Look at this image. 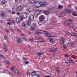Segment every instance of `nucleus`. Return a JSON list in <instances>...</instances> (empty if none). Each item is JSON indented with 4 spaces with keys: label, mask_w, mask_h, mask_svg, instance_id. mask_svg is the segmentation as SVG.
Returning a JSON list of instances; mask_svg holds the SVG:
<instances>
[{
    "label": "nucleus",
    "mask_w": 77,
    "mask_h": 77,
    "mask_svg": "<svg viewBox=\"0 0 77 77\" xmlns=\"http://www.w3.org/2000/svg\"><path fill=\"white\" fill-rule=\"evenodd\" d=\"M43 32H43V33H45L46 36H48V38L50 39V42L53 43V42L54 40L53 39L51 38L54 37V36L53 35H51L48 32H47L46 31H45Z\"/></svg>",
    "instance_id": "1"
},
{
    "label": "nucleus",
    "mask_w": 77,
    "mask_h": 77,
    "mask_svg": "<svg viewBox=\"0 0 77 77\" xmlns=\"http://www.w3.org/2000/svg\"><path fill=\"white\" fill-rule=\"evenodd\" d=\"M40 14H41V11L39 10L35 12V17H38Z\"/></svg>",
    "instance_id": "2"
},
{
    "label": "nucleus",
    "mask_w": 77,
    "mask_h": 77,
    "mask_svg": "<svg viewBox=\"0 0 77 77\" xmlns=\"http://www.w3.org/2000/svg\"><path fill=\"white\" fill-rule=\"evenodd\" d=\"M16 9L17 11H20L23 9V6L21 5H19L17 7Z\"/></svg>",
    "instance_id": "3"
},
{
    "label": "nucleus",
    "mask_w": 77,
    "mask_h": 77,
    "mask_svg": "<svg viewBox=\"0 0 77 77\" xmlns=\"http://www.w3.org/2000/svg\"><path fill=\"white\" fill-rule=\"evenodd\" d=\"M51 52H56L57 51V49L56 48L53 47L51 48Z\"/></svg>",
    "instance_id": "4"
},
{
    "label": "nucleus",
    "mask_w": 77,
    "mask_h": 77,
    "mask_svg": "<svg viewBox=\"0 0 77 77\" xmlns=\"http://www.w3.org/2000/svg\"><path fill=\"white\" fill-rule=\"evenodd\" d=\"M63 51H65V52L67 51H68V48H67L66 46V45H63Z\"/></svg>",
    "instance_id": "5"
},
{
    "label": "nucleus",
    "mask_w": 77,
    "mask_h": 77,
    "mask_svg": "<svg viewBox=\"0 0 77 77\" xmlns=\"http://www.w3.org/2000/svg\"><path fill=\"white\" fill-rule=\"evenodd\" d=\"M60 42L61 45L63 46V45H65L64 44V41H63V39L62 38H60Z\"/></svg>",
    "instance_id": "6"
},
{
    "label": "nucleus",
    "mask_w": 77,
    "mask_h": 77,
    "mask_svg": "<svg viewBox=\"0 0 77 77\" xmlns=\"http://www.w3.org/2000/svg\"><path fill=\"white\" fill-rule=\"evenodd\" d=\"M16 21L17 23H18L20 24L21 23V21L20 20V18L19 17H17L16 19Z\"/></svg>",
    "instance_id": "7"
},
{
    "label": "nucleus",
    "mask_w": 77,
    "mask_h": 77,
    "mask_svg": "<svg viewBox=\"0 0 77 77\" xmlns=\"http://www.w3.org/2000/svg\"><path fill=\"white\" fill-rule=\"evenodd\" d=\"M69 26L70 27H71L72 28H74L75 27V25L73 23H70L69 24Z\"/></svg>",
    "instance_id": "8"
},
{
    "label": "nucleus",
    "mask_w": 77,
    "mask_h": 77,
    "mask_svg": "<svg viewBox=\"0 0 77 77\" xmlns=\"http://www.w3.org/2000/svg\"><path fill=\"white\" fill-rule=\"evenodd\" d=\"M34 33L36 35H40L42 34V32L38 31L34 32Z\"/></svg>",
    "instance_id": "9"
},
{
    "label": "nucleus",
    "mask_w": 77,
    "mask_h": 77,
    "mask_svg": "<svg viewBox=\"0 0 77 77\" xmlns=\"http://www.w3.org/2000/svg\"><path fill=\"white\" fill-rule=\"evenodd\" d=\"M32 20L30 19H28V23L27 25L28 26H30V24H31V23L32 22Z\"/></svg>",
    "instance_id": "10"
},
{
    "label": "nucleus",
    "mask_w": 77,
    "mask_h": 77,
    "mask_svg": "<svg viewBox=\"0 0 77 77\" xmlns=\"http://www.w3.org/2000/svg\"><path fill=\"white\" fill-rule=\"evenodd\" d=\"M17 41L18 42V43H20V44L23 43V41H21V40L20 38L17 39Z\"/></svg>",
    "instance_id": "11"
},
{
    "label": "nucleus",
    "mask_w": 77,
    "mask_h": 77,
    "mask_svg": "<svg viewBox=\"0 0 77 77\" xmlns=\"http://www.w3.org/2000/svg\"><path fill=\"white\" fill-rule=\"evenodd\" d=\"M39 19L40 21H42L44 20V16L41 15L39 17Z\"/></svg>",
    "instance_id": "12"
},
{
    "label": "nucleus",
    "mask_w": 77,
    "mask_h": 77,
    "mask_svg": "<svg viewBox=\"0 0 77 77\" xmlns=\"http://www.w3.org/2000/svg\"><path fill=\"white\" fill-rule=\"evenodd\" d=\"M64 11L65 12H66V13H69V12H71V11L70 10H69V9L67 8H65L64 9Z\"/></svg>",
    "instance_id": "13"
},
{
    "label": "nucleus",
    "mask_w": 77,
    "mask_h": 77,
    "mask_svg": "<svg viewBox=\"0 0 77 77\" xmlns=\"http://www.w3.org/2000/svg\"><path fill=\"white\" fill-rule=\"evenodd\" d=\"M1 3L2 5H6L7 4V1L5 0H2L1 2Z\"/></svg>",
    "instance_id": "14"
},
{
    "label": "nucleus",
    "mask_w": 77,
    "mask_h": 77,
    "mask_svg": "<svg viewBox=\"0 0 77 77\" xmlns=\"http://www.w3.org/2000/svg\"><path fill=\"white\" fill-rule=\"evenodd\" d=\"M27 17V13H25L23 14L22 17L24 18H26Z\"/></svg>",
    "instance_id": "15"
},
{
    "label": "nucleus",
    "mask_w": 77,
    "mask_h": 77,
    "mask_svg": "<svg viewBox=\"0 0 77 77\" xmlns=\"http://www.w3.org/2000/svg\"><path fill=\"white\" fill-rule=\"evenodd\" d=\"M43 13L44 14H46V15H49L50 14V12L48 11H44L43 12Z\"/></svg>",
    "instance_id": "16"
},
{
    "label": "nucleus",
    "mask_w": 77,
    "mask_h": 77,
    "mask_svg": "<svg viewBox=\"0 0 77 77\" xmlns=\"http://www.w3.org/2000/svg\"><path fill=\"white\" fill-rule=\"evenodd\" d=\"M46 5H47V2H43L41 4L42 6H45Z\"/></svg>",
    "instance_id": "17"
},
{
    "label": "nucleus",
    "mask_w": 77,
    "mask_h": 77,
    "mask_svg": "<svg viewBox=\"0 0 77 77\" xmlns=\"http://www.w3.org/2000/svg\"><path fill=\"white\" fill-rule=\"evenodd\" d=\"M29 19L31 20L32 21H33L34 20V17L33 16L31 15L29 17Z\"/></svg>",
    "instance_id": "18"
},
{
    "label": "nucleus",
    "mask_w": 77,
    "mask_h": 77,
    "mask_svg": "<svg viewBox=\"0 0 77 77\" xmlns=\"http://www.w3.org/2000/svg\"><path fill=\"white\" fill-rule=\"evenodd\" d=\"M4 48H5V52H8V48L7 47V46L5 45H4Z\"/></svg>",
    "instance_id": "19"
},
{
    "label": "nucleus",
    "mask_w": 77,
    "mask_h": 77,
    "mask_svg": "<svg viewBox=\"0 0 77 77\" xmlns=\"http://www.w3.org/2000/svg\"><path fill=\"white\" fill-rule=\"evenodd\" d=\"M56 69L57 70V72H58L60 74H61V71L60 70V69L58 67L56 68Z\"/></svg>",
    "instance_id": "20"
},
{
    "label": "nucleus",
    "mask_w": 77,
    "mask_h": 77,
    "mask_svg": "<svg viewBox=\"0 0 77 77\" xmlns=\"http://www.w3.org/2000/svg\"><path fill=\"white\" fill-rule=\"evenodd\" d=\"M29 2L30 3H34L35 0H29Z\"/></svg>",
    "instance_id": "21"
},
{
    "label": "nucleus",
    "mask_w": 77,
    "mask_h": 77,
    "mask_svg": "<svg viewBox=\"0 0 77 77\" xmlns=\"http://www.w3.org/2000/svg\"><path fill=\"white\" fill-rule=\"evenodd\" d=\"M64 25L65 26H69V23L67 22L66 21H65L64 23Z\"/></svg>",
    "instance_id": "22"
},
{
    "label": "nucleus",
    "mask_w": 77,
    "mask_h": 77,
    "mask_svg": "<svg viewBox=\"0 0 77 77\" xmlns=\"http://www.w3.org/2000/svg\"><path fill=\"white\" fill-rule=\"evenodd\" d=\"M72 15H73V16H77V14L76 12L75 11H73V12L72 13Z\"/></svg>",
    "instance_id": "23"
},
{
    "label": "nucleus",
    "mask_w": 77,
    "mask_h": 77,
    "mask_svg": "<svg viewBox=\"0 0 77 77\" xmlns=\"http://www.w3.org/2000/svg\"><path fill=\"white\" fill-rule=\"evenodd\" d=\"M63 7V5H59L58 6V9H62V8Z\"/></svg>",
    "instance_id": "24"
},
{
    "label": "nucleus",
    "mask_w": 77,
    "mask_h": 77,
    "mask_svg": "<svg viewBox=\"0 0 77 77\" xmlns=\"http://www.w3.org/2000/svg\"><path fill=\"white\" fill-rule=\"evenodd\" d=\"M5 62L7 64H8V65H9V64H10V63H9V62L8 61V60H5Z\"/></svg>",
    "instance_id": "25"
},
{
    "label": "nucleus",
    "mask_w": 77,
    "mask_h": 77,
    "mask_svg": "<svg viewBox=\"0 0 77 77\" xmlns=\"http://www.w3.org/2000/svg\"><path fill=\"white\" fill-rule=\"evenodd\" d=\"M70 63H70V61L69 60H67V66H69V65H70Z\"/></svg>",
    "instance_id": "26"
},
{
    "label": "nucleus",
    "mask_w": 77,
    "mask_h": 77,
    "mask_svg": "<svg viewBox=\"0 0 77 77\" xmlns=\"http://www.w3.org/2000/svg\"><path fill=\"white\" fill-rule=\"evenodd\" d=\"M15 72L16 74H17V75H20V72H18V71L17 70H16L15 71Z\"/></svg>",
    "instance_id": "27"
},
{
    "label": "nucleus",
    "mask_w": 77,
    "mask_h": 77,
    "mask_svg": "<svg viewBox=\"0 0 77 77\" xmlns=\"http://www.w3.org/2000/svg\"><path fill=\"white\" fill-rule=\"evenodd\" d=\"M69 45H71L72 46H74V45H75V44H74L73 43H69Z\"/></svg>",
    "instance_id": "28"
},
{
    "label": "nucleus",
    "mask_w": 77,
    "mask_h": 77,
    "mask_svg": "<svg viewBox=\"0 0 77 77\" xmlns=\"http://www.w3.org/2000/svg\"><path fill=\"white\" fill-rule=\"evenodd\" d=\"M41 3V2L40 1H38L37 2H35V5H39Z\"/></svg>",
    "instance_id": "29"
},
{
    "label": "nucleus",
    "mask_w": 77,
    "mask_h": 77,
    "mask_svg": "<svg viewBox=\"0 0 77 77\" xmlns=\"http://www.w3.org/2000/svg\"><path fill=\"white\" fill-rule=\"evenodd\" d=\"M15 69V66H13L11 67V71H14Z\"/></svg>",
    "instance_id": "30"
},
{
    "label": "nucleus",
    "mask_w": 77,
    "mask_h": 77,
    "mask_svg": "<svg viewBox=\"0 0 77 77\" xmlns=\"http://www.w3.org/2000/svg\"><path fill=\"white\" fill-rule=\"evenodd\" d=\"M36 74V72H33L31 73V75H32V76H33V75H35Z\"/></svg>",
    "instance_id": "31"
},
{
    "label": "nucleus",
    "mask_w": 77,
    "mask_h": 77,
    "mask_svg": "<svg viewBox=\"0 0 77 77\" xmlns=\"http://www.w3.org/2000/svg\"><path fill=\"white\" fill-rule=\"evenodd\" d=\"M22 25V26L24 27V28L26 27V23H25L24 22L23 23Z\"/></svg>",
    "instance_id": "32"
},
{
    "label": "nucleus",
    "mask_w": 77,
    "mask_h": 77,
    "mask_svg": "<svg viewBox=\"0 0 77 77\" xmlns=\"http://www.w3.org/2000/svg\"><path fill=\"white\" fill-rule=\"evenodd\" d=\"M0 57L3 59H5V56H3L1 54H0Z\"/></svg>",
    "instance_id": "33"
},
{
    "label": "nucleus",
    "mask_w": 77,
    "mask_h": 77,
    "mask_svg": "<svg viewBox=\"0 0 77 77\" xmlns=\"http://www.w3.org/2000/svg\"><path fill=\"white\" fill-rule=\"evenodd\" d=\"M61 15L62 17H64V16H65V15H66V14L64 13H62L61 14Z\"/></svg>",
    "instance_id": "34"
},
{
    "label": "nucleus",
    "mask_w": 77,
    "mask_h": 77,
    "mask_svg": "<svg viewBox=\"0 0 77 77\" xmlns=\"http://www.w3.org/2000/svg\"><path fill=\"white\" fill-rule=\"evenodd\" d=\"M33 26L34 27H35V28H36V23H34L33 24Z\"/></svg>",
    "instance_id": "35"
},
{
    "label": "nucleus",
    "mask_w": 77,
    "mask_h": 77,
    "mask_svg": "<svg viewBox=\"0 0 77 77\" xmlns=\"http://www.w3.org/2000/svg\"><path fill=\"white\" fill-rule=\"evenodd\" d=\"M28 11H29V12H32V11H33V9H32V8H30L28 9Z\"/></svg>",
    "instance_id": "36"
},
{
    "label": "nucleus",
    "mask_w": 77,
    "mask_h": 77,
    "mask_svg": "<svg viewBox=\"0 0 77 77\" xmlns=\"http://www.w3.org/2000/svg\"><path fill=\"white\" fill-rule=\"evenodd\" d=\"M5 14L3 13H1L0 14V16L1 17H4Z\"/></svg>",
    "instance_id": "37"
},
{
    "label": "nucleus",
    "mask_w": 77,
    "mask_h": 77,
    "mask_svg": "<svg viewBox=\"0 0 77 77\" xmlns=\"http://www.w3.org/2000/svg\"><path fill=\"white\" fill-rule=\"evenodd\" d=\"M37 55L38 56H41L42 55V54L40 52H38Z\"/></svg>",
    "instance_id": "38"
},
{
    "label": "nucleus",
    "mask_w": 77,
    "mask_h": 77,
    "mask_svg": "<svg viewBox=\"0 0 77 77\" xmlns=\"http://www.w3.org/2000/svg\"><path fill=\"white\" fill-rule=\"evenodd\" d=\"M42 23V24H44L45 23V21L44 20H41Z\"/></svg>",
    "instance_id": "39"
},
{
    "label": "nucleus",
    "mask_w": 77,
    "mask_h": 77,
    "mask_svg": "<svg viewBox=\"0 0 77 77\" xmlns=\"http://www.w3.org/2000/svg\"><path fill=\"white\" fill-rule=\"evenodd\" d=\"M71 35H72V36H76L77 35H76V34H75V33H71Z\"/></svg>",
    "instance_id": "40"
},
{
    "label": "nucleus",
    "mask_w": 77,
    "mask_h": 77,
    "mask_svg": "<svg viewBox=\"0 0 77 77\" xmlns=\"http://www.w3.org/2000/svg\"><path fill=\"white\" fill-rule=\"evenodd\" d=\"M26 74H27V76H28V75H30V73L29 72H27Z\"/></svg>",
    "instance_id": "41"
},
{
    "label": "nucleus",
    "mask_w": 77,
    "mask_h": 77,
    "mask_svg": "<svg viewBox=\"0 0 77 77\" xmlns=\"http://www.w3.org/2000/svg\"><path fill=\"white\" fill-rule=\"evenodd\" d=\"M5 31L6 32H7V33H9V30L8 29H5Z\"/></svg>",
    "instance_id": "42"
},
{
    "label": "nucleus",
    "mask_w": 77,
    "mask_h": 77,
    "mask_svg": "<svg viewBox=\"0 0 77 77\" xmlns=\"http://www.w3.org/2000/svg\"><path fill=\"white\" fill-rule=\"evenodd\" d=\"M19 19H20V21L23 20V19L21 17H19Z\"/></svg>",
    "instance_id": "43"
},
{
    "label": "nucleus",
    "mask_w": 77,
    "mask_h": 77,
    "mask_svg": "<svg viewBox=\"0 0 77 77\" xmlns=\"http://www.w3.org/2000/svg\"><path fill=\"white\" fill-rule=\"evenodd\" d=\"M70 62H71L72 63H74V60H72V59H71L70 60Z\"/></svg>",
    "instance_id": "44"
},
{
    "label": "nucleus",
    "mask_w": 77,
    "mask_h": 77,
    "mask_svg": "<svg viewBox=\"0 0 77 77\" xmlns=\"http://www.w3.org/2000/svg\"><path fill=\"white\" fill-rule=\"evenodd\" d=\"M17 31L18 32H19V33H21V31L20 30L18 29H17Z\"/></svg>",
    "instance_id": "45"
},
{
    "label": "nucleus",
    "mask_w": 77,
    "mask_h": 77,
    "mask_svg": "<svg viewBox=\"0 0 77 77\" xmlns=\"http://www.w3.org/2000/svg\"><path fill=\"white\" fill-rule=\"evenodd\" d=\"M4 38L6 40H8V37H7V36H5Z\"/></svg>",
    "instance_id": "46"
},
{
    "label": "nucleus",
    "mask_w": 77,
    "mask_h": 77,
    "mask_svg": "<svg viewBox=\"0 0 77 77\" xmlns=\"http://www.w3.org/2000/svg\"><path fill=\"white\" fill-rule=\"evenodd\" d=\"M24 63H25V64H28L29 63V62L26 61V62H25Z\"/></svg>",
    "instance_id": "47"
},
{
    "label": "nucleus",
    "mask_w": 77,
    "mask_h": 77,
    "mask_svg": "<svg viewBox=\"0 0 77 77\" xmlns=\"http://www.w3.org/2000/svg\"><path fill=\"white\" fill-rule=\"evenodd\" d=\"M38 24L40 25H41V24H42V22H41V21H40V22H38Z\"/></svg>",
    "instance_id": "48"
},
{
    "label": "nucleus",
    "mask_w": 77,
    "mask_h": 77,
    "mask_svg": "<svg viewBox=\"0 0 77 77\" xmlns=\"http://www.w3.org/2000/svg\"><path fill=\"white\" fill-rule=\"evenodd\" d=\"M66 35H69V33L68 31H66Z\"/></svg>",
    "instance_id": "49"
},
{
    "label": "nucleus",
    "mask_w": 77,
    "mask_h": 77,
    "mask_svg": "<svg viewBox=\"0 0 77 77\" xmlns=\"http://www.w3.org/2000/svg\"><path fill=\"white\" fill-rule=\"evenodd\" d=\"M9 74L10 75H11V76H12V77H14V75H13V74H12V73H10Z\"/></svg>",
    "instance_id": "50"
},
{
    "label": "nucleus",
    "mask_w": 77,
    "mask_h": 77,
    "mask_svg": "<svg viewBox=\"0 0 77 77\" xmlns=\"http://www.w3.org/2000/svg\"><path fill=\"white\" fill-rule=\"evenodd\" d=\"M31 30H35V28L33 27H31Z\"/></svg>",
    "instance_id": "51"
},
{
    "label": "nucleus",
    "mask_w": 77,
    "mask_h": 77,
    "mask_svg": "<svg viewBox=\"0 0 77 77\" xmlns=\"http://www.w3.org/2000/svg\"><path fill=\"white\" fill-rule=\"evenodd\" d=\"M65 57H69V55L68 54H66L65 55Z\"/></svg>",
    "instance_id": "52"
},
{
    "label": "nucleus",
    "mask_w": 77,
    "mask_h": 77,
    "mask_svg": "<svg viewBox=\"0 0 77 77\" xmlns=\"http://www.w3.org/2000/svg\"><path fill=\"white\" fill-rule=\"evenodd\" d=\"M69 21L70 22H72V20L70 19H68Z\"/></svg>",
    "instance_id": "53"
},
{
    "label": "nucleus",
    "mask_w": 77,
    "mask_h": 77,
    "mask_svg": "<svg viewBox=\"0 0 77 77\" xmlns=\"http://www.w3.org/2000/svg\"><path fill=\"white\" fill-rule=\"evenodd\" d=\"M46 77H51V76L49 75H46L45 76Z\"/></svg>",
    "instance_id": "54"
},
{
    "label": "nucleus",
    "mask_w": 77,
    "mask_h": 77,
    "mask_svg": "<svg viewBox=\"0 0 77 77\" xmlns=\"http://www.w3.org/2000/svg\"><path fill=\"white\" fill-rule=\"evenodd\" d=\"M68 7L69 8H71V6L70 5H69Z\"/></svg>",
    "instance_id": "55"
},
{
    "label": "nucleus",
    "mask_w": 77,
    "mask_h": 77,
    "mask_svg": "<svg viewBox=\"0 0 77 77\" xmlns=\"http://www.w3.org/2000/svg\"><path fill=\"white\" fill-rule=\"evenodd\" d=\"M11 31L12 32H13V33H14V29H12Z\"/></svg>",
    "instance_id": "56"
},
{
    "label": "nucleus",
    "mask_w": 77,
    "mask_h": 77,
    "mask_svg": "<svg viewBox=\"0 0 77 77\" xmlns=\"http://www.w3.org/2000/svg\"><path fill=\"white\" fill-rule=\"evenodd\" d=\"M7 24H9V25H11V23H10L9 22H8Z\"/></svg>",
    "instance_id": "57"
},
{
    "label": "nucleus",
    "mask_w": 77,
    "mask_h": 77,
    "mask_svg": "<svg viewBox=\"0 0 77 77\" xmlns=\"http://www.w3.org/2000/svg\"><path fill=\"white\" fill-rule=\"evenodd\" d=\"M36 38L37 39H39V37H36Z\"/></svg>",
    "instance_id": "58"
},
{
    "label": "nucleus",
    "mask_w": 77,
    "mask_h": 77,
    "mask_svg": "<svg viewBox=\"0 0 77 77\" xmlns=\"http://www.w3.org/2000/svg\"><path fill=\"white\" fill-rule=\"evenodd\" d=\"M9 29L11 30L12 29V27H10Z\"/></svg>",
    "instance_id": "59"
},
{
    "label": "nucleus",
    "mask_w": 77,
    "mask_h": 77,
    "mask_svg": "<svg viewBox=\"0 0 77 77\" xmlns=\"http://www.w3.org/2000/svg\"><path fill=\"white\" fill-rule=\"evenodd\" d=\"M17 15H20V13L19 12H17Z\"/></svg>",
    "instance_id": "60"
},
{
    "label": "nucleus",
    "mask_w": 77,
    "mask_h": 77,
    "mask_svg": "<svg viewBox=\"0 0 77 77\" xmlns=\"http://www.w3.org/2000/svg\"><path fill=\"white\" fill-rule=\"evenodd\" d=\"M42 42H42H44V41H40L39 42Z\"/></svg>",
    "instance_id": "61"
},
{
    "label": "nucleus",
    "mask_w": 77,
    "mask_h": 77,
    "mask_svg": "<svg viewBox=\"0 0 77 77\" xmlns=\"http://www.w3.org/2000/svg\"><path fill=\"white\" fill-rule=\"evenodd\" d=\"M40 75L39 74H38L37 75V77H39Z\"/></svg>",
    "instance_id": "62"
},
{
    "label": "nucleus",
    "mask_w": 77,
    "mask_h": 77,
    "mask_svg": "<svg viewBox=\"0 0 77 77\" xmlns=\"http://www.w3.org/2000/svg\"><path fill=\"white\" fill-rule=\"evenodd\" d=\"M30 41H33V39H30Z\"/></svg>",
    "instance_id": "63"
},
{
    "label": "nucleus",
    "mask_w": 77,
    "mask_h": 77,
    "mask_svg": "<svg viewBox=\"0 0 77 77\" xmlns=\"http://www.w3.org/2000/svg\"><path fill=\"white\" fill-rule=\"evenodd\" d=\"M16 60L17 61H19V59H16Z\"/></svg>",
    "instance_id": "64"
}]
</instances>
